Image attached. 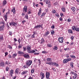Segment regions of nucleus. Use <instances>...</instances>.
Wrapping results in <instances>:
<instances>
[{"mask_svg":"<svg viewBox=\"0 0 79 79\" xmlns=\"http://www.w3.org/2000/svg\"><path fill=\"white\" fill-rule=\"evenodd\" d=\"M27 49L28 53H35V51L38 52V51L36 49L31 50V45H28L27 47Z\"/></svg>","mask_w":79,"mask_h":79,"instance_id":"f257e3e1","label":"nucleus"},{"mask_svg":"<svg viewBox=\"0 0 79 79\" xmlns=\"http://www.w3.org/2000/svg\"><path fill=\"white\" fill-rule=\"evenodd\" d=\"M46 64H49V65H51L52 64V66H58V64L55 62H46Z\"/></svg>","mask_w":79,"mask_h":79,"instance_id":"f03ea898","label":"nucleus"},{"mask_svg":"<svg viewBox=\"0 0 79 79\" xmlns=\"http://www.w3.org/2000/svg\"><path fill=\"white\" fill-rule=\"evenodd\" d=\"M70 74L71 75H74L73 77V79H76L77 77V74L73 71L71 72Z\"/></svg>","mask_w":79,"mask_h":79,"instance_id":"7ed1b4c3","label":"nucleus"},{"mask_svg":"<svg viewBox=\"0 0 79 79\" xmlns=\"http://www.w3.org/2000/svg\"><path fill=\"white\" fill-rule=\"evenodd\" d=\"M43 25H39L35 26L34 27V29H40V28H41V30H43V27H42Z\"/></svg>","mask_w":79,"mask_h":79,"instance_id":"20e7f679","label":"nucleus"},{"mask_svg":"<svg viewBox=\"0 0 79 79\" xmlns=\"http://www.w3.org/2000/svg\"><path fill=\"white\" fill-rule=\"evenodd\" d=\"M32 61L31 60H28L27 61L26 64L28 66V67H29L31 64H32Z\"/></svg>","mask_w":79,"mask_h":79,"instance_id":"39448f33","label":"nucleus"},{"mask_svg":"<svg viewBox=\"0 0 79 79\" xmlns=\"http://www.w3.org/2000/svg\"><path fill=\"white\" fill-rule=\"evenodd\" d=\"M23 56L25 58L29 59V55L27 53H24Z\"/></svg>","mask_w":79,"mask_h":79,"instance_id":"423d86ee","label":"nucleus"},{"mask_svg":"<svg viewBox=\"0 0 79 79\" xmlns=\"http://www.w3.org/2000/svg\"><path fill=\"white\" fill-rule=\"evenodd\" d=\"M35 61L37 64H38L39 65H40L41 64V61L40 59H35L34 60Z\"/></svg>","mask_w":79,"mask_h":79,"instance_id":"0eeeda50","label":"nucleus"},{"mask_svg":"<svg viewBox=\"0 0 79 79\" xmlns=\"http://www.w3.org/2000/svg\"><path fill=\"white\" fill-rule=\"evenodd\" d=\"M23 12H26V13L27 12V6H24L23 9Z\"/></svg>","mask_w":79,"mask_h":79,"instance_id":"6e6552de","label":"nucleus"},{"mask_svg":"<svg viewBox=\"0 0 79 79\" xmlns=\"http://www.w3.org/2000/svg\"><path fill=\"white\" fill-rule=\"evenodd\" d=\"M58 40L60 43H63V37H61L59 38Z\"/></svg>","mask_w":79,"mask_h":79,"instance_id":"1a4fd4ad","label":"nucleus"},{"mask_svg":"<svg viewBox=\"0 0 79 79\" xmlns=\"http://www.w3.org/2000/svg\"><path fill=\"white\" fill-rule=\"evenodd\" d=\"M9 24L10 26H15L17 25V23L16 22H13L10 23Z\"/></svg>","mask_w":79,"mask_h":79,"instance_id":"9d476101","label":"nucleus"},{"mask_svg":"<svg viewBox=\"0 0 79 79\" xmlns=\"http://www.w3.org/2000/svg\"><path fill=\"white\" fill-rule=\"evenodd\" d=\"M40 75L41 76V79H43L45 77V75L44 73L41 72L40 74Z\"/></svg>","mask_w":79,"mask_h":79,"instance_id":"9b49d317","label":"nucleus"},{"mask_svg":"<svg viewBox=\"0 0 79 79\" xmlns=\"http://www.w3.org/2000/svg\"><path fill=\"white\" fill-rule=\"evenodd\" d=\"M27 73H28V71L27 70H24L23 72L21 73V74L22 75H25V74H26Z\"/></svg>","mask_w":79,"mask_h":79,"instance_id":"f8f14e48","label":"nucleus"},{"mask_svg":"<svg viewBox=\"0 0 79 79\" xmlns=\"http://www.w3.org/2000/svg\"><path fill=\"white\" fill-rule=\"evenodd\" d=\"M8 14H10V12H7L6 13V15L4 16V19L5 20V21H7V19H8V18H7V15H8Z\"/></svg>","mask_w":79,"mask_h":79,"instance_id":"ddd939ff","label":"nucleus"},{"mask_svg":"<svg viewBox=\"0 0 79 79\" xmlns=\"http://www.w3.org/2000/svg\"><path fill=\"white\" fill-rule=\"evenodd\" d=\"M24 52H22L21 51H19L18 52V54L19 55H21V56H22V55L23 56V55L24 54Z\"/></svg>","mask_w":79,"mask_h":79,"instance_id":"4468645a","label":"nucleus"},{"mask_svg":"<svg viewBox=\"0 0 79 79\" xmlns=\"http://www.w3.org/2000/svg\"><path fill=\"white\" fill-rule=\"evenodd\" d=\"M46 77L47 79V78H48L49 77H50V73L48 72H46Z\"/></svg>","mask_w":79,"mask_h":79,"instance_id":"2eb2a0df","label":"nucleus"},{"mask_svg":"<svg viewBox=\"0 0 79 79\" xmlns=\"http://www.w3.org/2000/svg\"><path fill=\"white\" fill-rule=\"evenodd\" d=\"M41 13H42V9H40L39 10V11L38 13V16H40L41 15Z\"/></svg>","mask_w":79,"mask_h":79,"instance_id":"dca6fc26","label":"nucleus"},{"mask_svg":"<svg viewBox=\"0 0 79 79\" xmlns=\"http://www.w3.org/2000/svg\"><path fill=\"white\" fill-rule=\"evenodd\" d=\"M46 60L47 61V62H49V61H52V58H48L46 59Z\"/></svg>","mask_w":79,"mask_h":79,"instance_id":"f3484780","label":"nucleus"},{"mask_svg":"<svg viewBox=\"0 0 79 79\" xmlns=\"http://www.w3.org/2000/svg\"><path fill=\"white\" fill-rule=\"evenodd\" d=\"M40 42L41 44H44V43H45V40H44V39L42 38L40 40Z\"/></svg>","mask_w":79,"mask_h":79,"instance_id":"a211bd4d","label":"nucleus"},{"mask_svg":"<svg viewBox=\"0 0 79 79\" xmlns=\"http://www.w3.org/2000/svg\"><path fill=\"white\" fill-rule=\"evenodd\" d=\"M19 69L17 68L16 69L15 72V73L18 74L19 73Z\"/></svg>","mask_w":79,"mask_h":79,"instance_id":"6ab92c4d","label":"nucleus"},{"mask_svg":"<svg viewBox=\"0 0 79 79\" xmlns=\"http://www.w3.org/2000/svg\"><path fill=\"white\" fill-rule=\"evenodd\" d=\"M45 14H46V13H43L42 14L41 16H40L41 18H42L43 17H44L45 16Z\"/></svg>","mask_w":79,"mask_h":79,"instance_id":"aec40b11","label":"nucleus"},{"mask_svg":"<svg viewBox=\"0 0 79 79\" xmlns=\"http://www.w3.org/2000/svg\"><path fill=\"white\" fill-rule=\"evenodd\" d=\"M7 3V2H6V0H4L3 2V6H5V5H6Z\"/></svg>","mask_w":79,"mask_h":79,"instance_id":"412c9836","label":"nucleus"},{"mask_svg":"<svg viewBox=\"0 0 79 79\" xmlns=\"http://www.w3.org/2000/svg\"><path fill=\"white\" fill-rule=\"evenodd\" d=\"M11 12H13L14 14H15V13L16 12V10H15V7H14L13 9L12 10Z\"/></svg>","mask_w":79,"mask_h":79,"instance_id":"4be33fe9","label":"nucleus"},{"mask_svg":"<svg viewBox=\"0 0 79 79\" xmlns=\"http://www.w3.org/2000/svg\"><path fill=\"white\" fill-rule=\"evenodd\" d=\"M68 32L69 34H73V30L71 29H69L68 30Z\"/></svg>","mask_w":79,"mask_h":79,"instance_id":"5701e85b","label":"nucleus"},{"mask_svg":"<svg viewBox=\"0 0 79 79\" xmlns=\"http://www.w3.org/2000/svg\"><path fill=\"white\" fill-rule=\"evenodd\" d=\"M50 34V32H49V31H47L44 34V36H46L47 35H48V34Z\"/></svg>","mask_w":79,"mask_h":79,"instance_id":"b1692460","label":"nucleus"},{"mask_svg":"<svg viewBox=\"0 0 79 79\" xmlns=\"http://www.w3.org/2000/svg\"><path fill=\"white\" fill-rule=\"evenodd\" d=\"M28 14H31V13H32V11L31 10H28V12H27Z\"/></svg>","mask_w":79,"mask_h":79,"instance_id":"393cba45","label":"nucleus"},{"mask_svg":"<svg viewBox=\"0 0 79 79\" xmlns=\"http://www.w3.org/2000/svg\"><path fill=\"white\" fill-rule=\"evenodd\" d=\"M13 72L14 71L13 70H11L10 71V76H12L13 74Z\"/></svg>","mask_w":79,"mask_h":79,"instance_id":"a878e982","label":"nucleus"},{"mask_svg":"<svg viewBox=\"0 0 79 79\" xmlns=\"http://www.w3.org/2000/svg\"><path fill=\"white\" fill-rule=\"evenodd\" d=\"M53 49L54 50H58V47L57 46H54Z\"/></svg>","mask_w":79,"mask_h":79,"instance_id":"bb28decb","label":"nucleus"},{"mask_svg":"<svg viewBox=\"0 0 79 79\" xmlns=\"http://www.w3.org/2000/svg\"><path fill=\"white\" fill-rule=\"evenodd\" d=\"M64 63H66L68 62V60H67V59H64L63 61Z\"/></svg>","mask_w":79,"mask_h":79,"instance_id":"cd10ccee","label":"nucleus"},{"mask_svg":"<svg viewBox=\"0 0 79 79\" xmlns=\"http://www.w3.org/2000/svg\"><path fill=\"white\" fill-rule=\"evenodd\" d=\"M61 10L63 12H66V9L64 7H62L61 8Z\"/></svg>","mask_w":79,"mask_h":79,"instance_id":"c85d7f7f","label":"nucleus"},{"mask_svg":"<svg viewBox=\"0 0 79 79\" xmlns=\"http://www.w3.org/2000/svg\"><path fill=\"white\" fill-rule=\"evenodd\" d=\"M51 34L52 35H54L55 34V31L53 30H52L51 31Z\"/></svg>","mask_w":79,"mask_h":79,"instance_id":"c756f323","label":"nucleus"},{"mask_svg":"<svg viewBox=\"0 0 79 79\" xmlns=\"http://www.w3.org/2000/svg\"><path fill=\"white\" fill-rule=\"evenodd\" d=\"M73 62H71L70 63V66L72 68H73L74 67V66H73Z\"/></svg>","mask_w":79,"mask_h":79,"instance_id":"7c9ffc66","label":"nucleus"},{"mask_svg":"<svg viewBox=\"0 0 79 79\" xmlns=\"http://www.w3.org/2000/svg\"><path fill=\"white\" fill-rule=\"evenodd\" d=\"M4 27V26L3 25L1 27H0V31H3V28Z\"/></svg>","mask_w":79,"mask_h":79,"instance_id":"2f4dec72","label":"nucleus"},{"mask_svg":"<svg viewBox=\"0 0 79 79\" xmlns=\"http://www.w3.org/2000/svg\"><path fill=\"white\" fill-rule=\"evenodd\" d=\"M48 3H50V1L49 0H46V4H48Z\"/></svg>","mask_w":79,"mask_h":79,"instance_id":"473e14b6","label":"nucleus"},{"mask_svg":"<svg viewBox=\"0 0 79 79\" xmlns=\"http://www.w3.org/2000/svg\"><path fill=\"white\" fill-rule=\"evenodd\" d=\"M75 30L77 32H79V28L78 27H75Z\"/></svg>","mask_w":79,"mask_h":79,"instance_id":"72a5a7b5","label":"nucleus"},{"mask_svg":"<svg viewBox=\"0 0 79 79\" xmlns=\"http://www.w3.org/2000/svg\"><path fill=\"white\" fill-rule=\"evenodd\" d=\"M71 10H72L74 12L76 10V8L75 7H72L71 8Z\"/></svg>","mask_w":79,"mask_h":79,"instance_id":"f704fd0d","label":"nucleus"},{"mask_svg":"<svg viewBox=\"0 0 79 79\" xmlns=\"http://www.w3.org/2000/svg\"><path fill=\"white\" fill-rule=\"evenodd\" d=\"M70 56L71 57H72V58H76V56H75L73 55H70Z\"/></svg>","mask_w":79,"mask_h":79,"instance_id":"c9c22d12","label":"nucleus"},{"mask_svg":"<svg viewBox=\"0 0 79 79\" xmlns=\"http://www.w3.org/2000/svg\"><path fill=\"white\" fill-rule=\"evenodd\" d=\"M47 46L49 47H52V45L50 44H48L47 45Z\"/></svg>","mask_w":79,"mask_h":79,"instance_id":"e433bc0d","label":"nucleus"},{"mask_svg":"<svg viewBox=\"0 0 79 79\" xmlns=\"http://www.w3.org/2000/svg\"><path fill=\"white\" fill-rule=\"evenodd\" d=\"M31 73H34V69H31Z\"/></svg>","mask_w":79,"mask_h":79,"instance_id":"4c0bfd02","label":"nucleus"},{"mask_svg":"<svg viewBox=\"0 0 79 79\" xmlns=\"http://www.w3.org/2000/svg\"><path fill=\"white\" fill-rule=\"evenodd\" d=\"M16 56H17V54L15 53V54H14L13 55V57L14 58H15V57H16Z\"/></svg>","mask_w":79,"mask_h":79,"instance_id":"58836bf2","label":"nucleus"},{"mask_svg":"<svg viewBox=\"0 0 79 79\" xmlns=\"http://www.w3.org/2000/svg\"><path fill=\"white\" fill-rule=\"evenodd\" d=\"M8 48L10 49H12V47H11V46L10 45H9L8 46Z\"/></svg>","mask_w":79,"mask_h":79,"instance_id":"ea45409f","label":"nucleus"},{"mask_svg":"<svg viewBox=\"0 0 79 79\" xmlns=\"http://www.w3.org/2000/svg\"><path fill=\"white\" fill-rule=\"evenodd\" d=\"M23 52H26V47H23Z\"/></svg>","mask_w":79,"mask_h":79,"instance_id":"a19ab883","label":"nucleus"},{"mask_svg":"<svg viewBox=\"0 0 79 79\" xmlns=\"http://www.w3.org/2000/svg\"><path fill=\"white\" fill-rule=\"evenodd\" d=\"M0 66H4V62H1L0 64Z\"/></svg>","mask_w":79,"mask_h":79,"instance_id":"79ce46f5","label":"nucleus"},{"mask_svg":"<svg viewBox=\"0 0 79 79\" xmlns=\"http://www.w3.org/2000/svg\"><path fill=\"white\" fill-rule=\"evenodd\" d=\"M31 38H35V33H34L31 36Z\"/></svg>","mask_w":79,"mask_h":79,"instance_id":"37998d69","label":"nucleus"},{"mask_svg":"<svg viewBox=\"0 0 79 79\" xmlns=\"http://www.w3.org/2000/svg\"><path fill=\"white\" fill-rule=\"evenodd\" d=\"M40 54L39 52H35L34 54V55H38Z\"/></svg>","mask_w":79,"mask_h":79,"instance_id":"c03bdc74","label":"nucleus"},{"mask_svg":"<svg viewBox=\"0 0 79 79\" xmlns=\"http://www.w3.org/2000/svg\"><path fill=\"white\" fill-rule=\"evenodd\" d=\"M56 16L57 18H59L60 17V15H59V14H56Z\"/></svg>","mask_w":79,"mask_h":79,"instance_id":"a18cd8bd","label":"nucleus"},{"mask_svg":"<svg viewBox=\"0 0 79 79\" xmlns=\"http://www.w3.org/2000/svg\"><path fill=\"white\" fill-rule=\"evenodd\" d=\"M28 79H33L34 78H33V76L32 77L30 76L28 78Z\"/></svg>","mask_w":79,"mask_h":79,"instance_id":"49530a36","label":"nucleus"},{"mask_svg":"<svg viewBox=\"0 0 79 79\" xmlns=\"http://www.w3.org/2000/svg\"><path fill=\"white\" fill-rule=\"evenodd\" d=\"M72 28L73 31H74L75 30V26L72 27Z\"/></svg>","mask_w":79,"mask_h":79,"instance_id":"de8ad7c7","label":"nucleus"},{"mask_svg":"<svg viewBox=\"0 0 79 79\" xmlns=\"http://www.w3.org/2000/svg\"><path fill=\"white\" fill-rule=\"evenodd\" d=\"M8 58L9 59L11 58H12V56H11V55H8Z\"/></svg>","mask_w":79,"mask_h":79,"instance_id":"09e8293b","label":"nucleus"},{"mask_svg":"<svg viewBox=\"0 0 79 79\" xmlns=\"http://www.w3.org/2000/svg\"><path fill=\"white\" fill-rule=\"evenodd\" d=\"M22 48V46H21V45H20V44H19V47H18V48L19 49L20 48Z\"/></svg>","mask_w":79,"mask_h":79,"instance_id":"8fccbe9b","label":"nucleus"},{"mask_svg":"<svg viewBox=\"0 0 79 79\" xmlns=\"http://www.w3.org/2000/svg\"><path fill=\"white\" fill-rule=\"evenodd\" d=\"M51 28H52V29H53L55 28V25H52V26L51 27Z\"/></svg>","mask_w":79,"mask_h":79,"instance_id":"3c124183","label":"nucleus"},{"mask_svg":"<svg viewBox=\"0 0 79 79\" xmlns=\"http://www.w3.org/2000/svg\"><path fill=\"white\" fill-rule=\"evenodd\" d=\"M67 59L68 60V62L69 61H71V58H68Z\"/></svg>","mask_w":79,"mask_h":79,"instance_id":"603ef678","label":"nucleus"},{"mask_svg":"<svg viewBox=\"0 0 79 79\" xmlns=\"http://www.w3.org/2000/svg\"><path fill=\"white\" fill-rule=\"evenodd\" d=\"M74 37L73 36H72L70 38V39L72 40H74Z\"/></svg>","mask_w":79,"mask_h":79,"instance_id":"864d4df0","label":"nucleus"},{"mask_svg":"<svg viewBox=\"0 0 79 79\" xmlns=\"http://www.w3.org/2000/svg\"><path fill=\"white\" fill-rule=\"evenodd\" d=\"M23 67L25 68H28V67H27V66L26 65L23 66Z\"/></svg>","mask_w":79,"mask_h":79,"instance_id":"5fc2aeb1","label":"nucleus"},{"mask_svg":"<svg viewBox=\"0 0 79 79\" xmlns=\"http://www.w3.org/2000/svg\"><path fill=\"white\" fill-rule=\"evenodd\" d=\"M42 53H47V52H46L45 51H44L42 52Z\"/></svg>","mask_w":79,"mask_h":79,"instance_id":"6e6d98bb","label":"nucleus"},{"mask_svg":"<svg viewBox=\"0 0 79 79\" xmlns=\"http://www.w3.org/2000/svg\"><path fill=\"white\" fill-rule=\"evenodd\" d=\"M48 7H50L51 6V4L50 3H49L48 4Z\"/></svg>","mask_w":79,"mask_h":79,"instance_id":"4d7b16f0","label":"nucleus"},{"mask_svg":"<svg viewBox=\"0 0 79 79\" xmlns=\"http://www.w3.org/2000/svg\"><path fill=\"white\" fill-rule=\"evenodd\" d=\"M9 35H12V32H11V31H9Z\"/></svg>","mask_w":79,"mask_h":79,"instance_id":"13d9d810","label":"nucleus"},{"mask_svg":"<svg viewBox=\"0 0 79 79\" xmlns=\"http://www.w3.org/2000/svg\"><path fill=\"white\" fill-rule=\"evenodd\" d=\"M60 15L61 17H63V16H64L63 15V14L62 13H60Z\"/></svg>","mask_w":79,"mask_h":79,"instance_id":"bf43d9fd","label":"nucleus"},{"mask_svg":"<svg viewBox=\"0 0 79 79\" xmlns=\"http://www.w3.org/2000/svg\"><path fill=\"white\" fill-rule=\"evenodd\" d=\"M25 18H26V19H28V15H26L25 16Z\"/></svg>","mask_w":79,"mask_h":79,"instance_id":"052dcab7","label":"nucleus"},{"mask_svg":"<svg viewBox=\"0 0 79 79\" xmlns=\"http://www.w3.org/2000/svg\"><path fill=\"white\" fill-rule=\"evenodd\" d=\"M56 12V11L55 10H53L52 11V13L54 14Z\"/></svg>","mask_w":79,"mask_h":79,"instance_id":"680f3d73","label":"nucleus"},{"mask_svg":"<svg viewBox=\"0 0 79 79\" xmlns=\"http://www.w3.org/2000/svg\"><path fill=\"white\" fill-rule=\"evenodd\" d=\"M8 69H9V68L7 67L6 68V70L7 71H8Z\"/></svg>","mask_w":79,"mask_h":79,"instance_id":"e2e57ef3","label":"nucleus"},{"mask_svg":"<svg viewBox=\"0 0 79 79\" xmlns=\"http://www.w3.org/2000/svg\"><path fill=\"white\" fill-rule=\"evenodd\" d=\"M5 9H4L2 10L3 13H4V12H5Z\"/></svg>","mask_w":79,"mask_h":79,"instance_id":"0e129e2a","label":"nucleus"},{"mask_svg":"<svg viewBox=\"0 0 79 79\" xmlns=\"http://www.w3.org/2000/svg\"><path fill=\"white\" fill-rule=\"evenodd\" d=\"M74 43H72L70 44V46H72V45H74Z\"/></svg>","mask_w":79,"mask_h":79,"instance_id":"69168bd1","label":"nucleus"},{"mask_svg":"<svg viewBox=\"0 0 79 79\" xmlns=\"http://www.w3.org/2000/svg\"><path fill=\"white\" fill-rule=\"evenodd\" d=\"M60 21H63V18L62 17H60Z\"/></svg>","mask_w":79,"mask_h":79,"instance_id":"338daca9","label":"nucleus"},{"mask_svg":"<svg viewBox=\"0 0 79 79\" xmlns=\"http://www.w3.org/2000/svg\"><path fill=\"white\" fill-rule=\"evenodd\" d=\"M6 64H10V62H6Z\"/></svg>","mask_w":79,"mask_h":79,"instance_id":"774afa93","label":"nucleus"}]
</instances>
